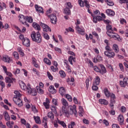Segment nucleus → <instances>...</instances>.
<instances>
[{"instance_id":"obj_1","label":"nucleus","mask_w":128,"mask_h":128,"mask_svg":"<svg viewBox=\"0 0 128 128\" xmlns=\"http://www.w3.org/2000/svg\"><path fill=\"white\" fill-rule=\"evenodd\" d=\"M20 86L22 88V90H26L28 94H32V96H36L38 93L36 92V90L35 88H32V87L30 86V84H28L26 85V84L22 82L21 84H20Z\"/></svg>"},{"instance_id":"obj_2","label":"nucleus","mask_w":128,"mask_h":128,"mask_svg":"<svg viewBox=\"0 0 128 128\" xmlns=\"http://www.w3.org/2000/svg\"><path fill=\"white\" fill-rule=\"evenodd\" d=\"M14 94L15 95L13 98L14 102L18 106H24V104L22 103V100L20 98H22V94H20V92L18 90H15L14 92Z\"/></svg>"},{"instance_id":"obj_3","label":"nucleus","mask_w":128,"mask_h":128,"mask_svg":"<svg viewBox=\"0 0 128 128\" xmlns=\"http://www.w3.org/2000/svg\"><path fill=\"white\" fill-rule=\"evenodd\" d=\"M31 38L33 42H38V44H40V42H42V35L38 31L36 32H33L32 33Z\"/></svg>"},{"instance_id":"obj_4","label":"nucleus","mask_w":128,"mask_h":128,"mask_svg":"<svg viewBox=\"0 0 128 128\" xmlns=\"http://www.w3.org/2000/svg\"><path fill=\"white\" fill-rule=\"evenodd\" d=\"M88 14H91L93 18V22H95V24H96L98 22H100V20H102V18L100 16H96L92 12H90V8H88Z\"/></svg>"},{"instance_id":"obj_5","label":"nucleus","mask_w":128,"mask_h":128,"mask_svg":"<svg viewBox=\"0 0 128 128\" xmlns=\"http://www.w3.org/2000/svg\"><path fill=\"white\" fill-rule=\"evenodd\" d=\"M108 36L110 37V38H114L116 40L120 42V36L118 34H116L114 32H112L110 34H108Z\"/></svg>"},{"instance_id":"obj_6","label":"nucleus","mask_w":128,"mask_h":128,"mask_svg":"<svg viewBox=\"0 0 128 128\" xmlns=\"http://www.w3.org/2000/svg\"><path fill=\"white\" fill-rule=\"evenodd\" d=\"M104 54L108 58H114V56H116V54L114 52L111 50L110 51H105L104 52Z\"/></svg>"},{"instance_id":"obj_7","label":"nucleus","mask_w":128,"mask_h":128,"mask_svg":"<svg viewBox=\"0 0 128 128\" xmlns=\"http://www.w3.org/2000/svg\"><path fill=\"white\" fill-rule=\"evenodd\" d=\"M110 106H114V104H116V95L114 94H110Z\"/></svg>"},{"instance_id":"obj_8","label":"nucleus","mask_w":128,"mask_h":128,"mask_svg":"<svg viewBox=\"0 0 128 128\" xmlns=\"http://www.w3.org/2000/svg\"><path fill=\"white\" fill-rule=\"evenodd\" d=\"M120 84L122 88H126L128 86V78H124L123 80L120 81Z\"/></svg>"},{"instance_id":"obj_9","label":"nucleus","mask_w":128,"mask_h":128,"mask_svg":"<svg viewBox=\"0 0 128 128\" xmlns=\"http://www.w3.org/2000/svg\"><path fill=\"white\" fill-rule=\"evenodd\" d=\"M2 60L4 62H7V64H10V62H12V58L10 57L8 55H5L3 56Z\"/></svg>"},{"instance_id":"obj_10","label":"nucleus","mask_w":128,"mask_h":128,"mask_svg":"<svg viewBox=\"0 0 128 128\" xmlns=\"http://www.w3.org/2000/svg\"><path fill=\"white\" fill-rule=\"evenodd\" d=\"M40 26H41L42 28H43L44 32H52L50 28V26H48V25L40 22Z\"/></svg>"},{"instance_id":"obj_11","label":"nucleus","mask_w":128,"mask_h":128,"mask_svg":"<svg viewBox=\"0 0 128 128\" xmlns=\"http://www.w3.org/2000/svg\"><path fill=\"white\" fill-rule=\"evenodd\" d=\"M48 18L50 19L52 24H56L57 22L56 16V14H51L48 16Z\"/></svg>"},{"instance_id":"obj_12","label":"nucleus","mask_w":128,"mask_h":128,"mask_svg":"<svg viewBox=\"0 0 128 128\" xmlns=\"http://www.w3.org/2000/svg\"><path fill=\"white\" fill-rule=\"evenodd\" d=\"M70 114H74L75 116H78V112H76V105H74L73 106L70 108Z\"/></svg>"},{"instance_id":"obj_13","label":"nucleus","mask_w":128,"mask_h":128,"mask_svg":"<svg viewBox=\"0 0 128 128\" xmlns=\"http://www.w3.org/2000/svg\"><path fill=\"white\" fill-rule=\"evenodd\" d=\"M35 8L36 12H38L39 14H44L42 7L38 6V4H35Z\"/></svg>"},{"instance_id":"obj_14","label":"nucleus","mask_w":128,"mask_h":128,"mask_svg":"<svg viewBox=\"0 0 128 128\" xmlns=\"http://www.w3.org/2000/svg\"><path fill=\"white\" fill-rule=\"evenodd\" d=\"M76 29L78 32L82 36H84V28H80V26H76Z\"/></svg>"},{"instance_id":"obj_15","label":"nucleus","mask_w":128,"mask_h":128,"mask_svg":"<svg viewBox=\"0 0 128 128\" xmlns=\"http://www.w3.org/2000/svg\"><path fill=\"white\" fill-rule=\"evenodd\" d=\"M22 44L23 46H26V48H28L30 46V41L28 38H26L24 40Z\"/></svg>"},{"instance_id":"obj_16","label":"nucleus","mask_w":128,"mask_h":128,"mask_svg":"<svg viewBox=\"0 0 128 128\" xmlns=\"http://www.w3.org/2000/svg\"><path fill=\"white\" fill-rule=\"evenodd\" d=\"M106 30H107V32H106L107 36H108L110 34H112V32H114V30H112V27L110 24H109V25H106Z\"/></svg>"},{"instance_id":"obj_17","label":"nucleus","mask_w":128,"mask_h":128,"mask_svg":"<svg viewBox=\"0 0 128 128\" xmlns=\"http://www.w3.org/2000/svg\"><path fill=\"white\" fill-rule=\"evenodd\" d=\"M50 102L48 98H46V102L43 103V104L46 110H48V108H50Z\"/></svg>"},{"instance_id":"obj_18","label":"nucleus","mask_w":128,"mask_h":128,"mask_svg":"<svg viewBox=\"0 0 128 128\" xmlns=\"http://www.w3.org/2000/svg\"><path fill=\"white\" fill-rule=\"evenodd\" d=\"M18 18L21 24H24V22H26V16H24L23 14H20L18 16Z\"/></svg>"},{"instance_id":"obj_19","label":"nucleus","mask_w":128,"mask_h":128,"mask_svg":"<svg viewBox=\"0 0 128 128\" xmlns=\"http://www.w3.org/2000/svg\"><path fill=\"white\" fill-rule=\"evenodd\" d=\"M106 12L108 16H114L116 14V13L114 12V11L110 9H107Z\"/></svg>"},{"instance_id":"obj_20","label":"nucleus","mask_w":128,"mask_h":128,"mask_svg":"<svg viewBox=\"0 0 128 128\" xmlns=\"http://www.w3.org/2000/svg\"><path fill=\"white\" fill-rule=\"evenodd\" d=\"M100 74H104L106 72V69L104 66L100 64Z\"/></svg>"},{"instance_id":"obj_21","label":"nucleus","mask_w":128,"mask_h":128,"mask_svg":"<svg viewBox=\"0 0 128 128\" xmlns=\"http://www.w3.org/2000/svg\"><path fill=\"white\" fill-rule=\"evenodd\" d=\"M14 78H12V77H6L5 78V82L6 84L10 83V84H12L14 82Z\"/></svg>"},{"instance_id":"obj_22","label":"nucleus","mask_w":128,"mask_h":128,"mask_svg":"<svg viewBox=\"0 0 128 128\" xmlns=\"http://www.w3.org/2000/svg\"><path fill=\"white\" fill-rule=\"evenodd\" d=\"M48 91L52 94H56V90L54 88V86H50Z\"/></svg>"},{"instance_id":"obj_23","label":"nucleus","mask_w":128,"mask_h":128,"mask_svg":"<svg viewBox=\"0 0 128 128\" xmlns=\"http://www.w3.org/2000/svg\"><path fill=\"white\" fill-rule=\"evenodd\" d=\"M98 102L100 104H104V106H108V101L106 99H100Z\"/></svg>"},{"instance_id":"obj_24","label":"nucleus","mask_w":128,"mask_h":128,"mask_svg":"<svg viewBox=\"0 0 128 128\" xmlns=\"http://www.w3.org/2000/svg\"><path fill=\"white\" fill-rule=\"evenodd\" d=\"M112 48L114 52L116 54H118V52H120V48H118V44H113Z\"/></svg>"},{"instance_id":"obj_25","label":"nucleus","mask_w":128,"mask_h":128,"mask_svg":"<svg viewBox=\"0 0 128 128\" xmlns=\"http://www.w3.org/2000/svg\"><path fill=\"white\" fill-rule=\"evenodd\" d=\"M100 82V76H97L94 78V84L96 86H98Z\"/></svg>"},{"instance_id":"obj_26","label":"nucleus","mask_w":128,"mask_h":128,"mask_svg":"<svg viewBox=\"0 0 128 128\" xmlns=\"http://www.w3.org/2000/svg\"><path fill=\"white\" fill-rule=\"evenodd\" d=\"M32 26L36 30H40V26L36 22H34L32 24Z\"/></svg>"},{"instance_id":"obj_27","label":"nucleus","mask_w":128,"mask_h":128,"mask_svg":"<svg viewBox=\"0 0 128 128\" xmlns=\"http://www.w3.org/2000/svg\"><path fill=\"white\" fill-rule=\"evenodd\" d=\"M6 8V4L4 2H0V12Z\"/></svg>"},{"instance_id":"obj_28","label":"nucleus","mask_w":128,"mask_h":128,"mask_svg":"<svg viewBox=\"0 0 128 128\" xmlns=\"http://www.w3.org/2000/svg\"><path fill=\"white\" fill-rule=\"evenodd\" d=\"M60 94L61 96H64L66 94V89L64 87H60L59 90Z\"/></svg>"},{"instance_id":"obj_29","label":"nucleus","mask_w":128,"mask_h":128,"mask_svg":"<svg viewBox=\"0 0 128 128\" xmlns=\"http://www.w3.org/2000/svg\"><path fill=\"white\" fill-rule=\"evenodd\" d=\"M26 22H28L32 24V22H34V19L32 18V17L30 16H26Z\"/></svg>"},{"instance_id":"obj_30","label":"nucleus","mask_w":128,"mask_h":128,"mask_svg":"<svg viewBox=\"0 0 128 128\" xmlns=\"http://www.w3.org/2000/svg\"><path fill=\"white\" fill-rule=\"evenodd\" d=\"M57 122L59 124H60L62 126H63L64 128H66V124L64 121H60L58 118H57Z\"/></svg>"},{"instance_id":"obj_31","label":"nucleus","mask_w":128,"mask_h":128,"mask_svg":"<svg viewBox=\"0 0 128 128\" xmlns=\"http://www.w3.org/2000/svg\"><path fill=\"white\" fill-rule=\"evenodd\" d=\"M4 116L6 120H7V122L10 120V115H8V112L6 111L4 114Z\"/></svg>"},{"instance_id":"obj_32","label":"nucleus","mask_w":128,"mask_h":128,"mask_svg":"<svg viewBox=\"0 0 128 128\" xmlns=\"http://www.w3.org/2000/svg\"><path fill=\"white\" fill-rule=\"evenodd\" d=\"M72 60L74 62H76V58L74 57V56H70V57L68 58V62L72 66L73 64Z\"/></svg>"},{"instance_id":"obj_33","label":"nucleus","mask_w":128,"mask_h":128,"mask_svg":"<svg viewBox=\"0 0 128 128\" xmlns=\"http://www.w3.org/2000/svg\"><path fill=\"white\" fill-rule=\"evenodd\" d=\"M48 116L52 120H54V113H52V112H48Z\"/></svg>"},{"instance_id":"obj_34","label":"nucleus","mask_w":128,"mask_h":128,"mask_svg":"<svg viewBox=\"0 0 128 128\" xmlns=\"http://www.w3.org/2000/svg\"><path fill=\"white\" fill-rule=\"evenodd\" d=\"M104 94L106 96V98H110V94H110V92H108V90L107 88H104Z\"/></svg>"},{"instance_id":"obj_35","label":"nucleus","mask_w":128,"mask_h":128,"mask_svg":"<svg viewBox=\"0 0 128 128\" xmlns=\"http://www.w3.org/2000/svg\"><path fill=\"white\" fill-rule=\"evenodd\" d=\"M118 121L120 122V124H124V116L122 115H119L118 116Z\"/></svg>"},{"instance_id":"obj_36","label":"nucleus","mask_w":128,"mask_h":128,"mask_svg":"<svg viewBox=\"0 0 128 128\" xmlns=\"http://www.w3.org/2000/svg\"><path fill=\"white\" fill-rule=\"evenodd\" d=\"M17 50L18 52L22 56H24V50L22 49L21 47H18L17 48Z\"/></svg>"},{"instance_id":"obj_37","label":"nucleus","mask_w":128,"mask_h":128,"mask_svg":"<svg viewBox=\"0 0 128 128\" xmlns=\"http://www.w3.org/2000/svg\"><path fill=\"white\" fill-rule=\"evenodd\" d=\"M42 36L46 40H50V36H48V34L46 32H44L42 33Z\"/></svg>"},{"instance_id":"obj_38","label":"nucleus","mask_w":128,"mask_h":128,"mask_svg":"<svg viewBox=\"0 0 128 128\" xmlns=\"http://www.w3.org/2000/svg\"><path fill=\"white\" fill-rule=\"evenodd\" d=\"M110 106L111 108V110L109 111L110 114H112V116H114L116 114V111H114V106Z\"/></svg>"},{"instance_id":"obj_39","label":"nucleus","mask_w":128,"mask_h":128,"mask_svg":"<svg viewBox=\"0 0 128 128\" xmlns=\"http://www.w3.org/2000/svg\"><path fill=\"white\" fill-rule=\"evenodd\" d=\"M64 12L66 14H67V16H70V9L68 8V6H66L64 10Z\"/></svg>"},{"instance_id":"obj_40","label":"nucleus","mask_w":128,"mask_h":128,"mask_svg":"<svg viewBox=\"0 0 128 128\" xmlns=\"http://www.w3.org/2000/svg\"><path fill=\"white\" fill-rule=\"evenodd\" d=\"M44 62L46 64H48V66H50L52 64V62L48 58H44Z\"/></svg>"},{"instance_id":"obj_41","label":"nucleus","mask_w":128,"mask_h":128,"mask_svg":"<svg viewBox=\"0 0 128 128\" xmlns=\"http://www.w3.org/2000/svg\"><path fill=\"white\" fill-rule=\"evenodd\" d=\"M34 118L36 124H40V116H34Z\"/></svg>"},{"instance_id":"obj_42","label":"nucleus","mask_w":128,"mask_h":128,"mask_svg":"<svg viewBox=\"0 0 128 128\" xmlns=\"http://www.w3.org/2000/svg\"><path fill=\"white\" fill-rule=\"evenodd\" d=\"M50 70L54 72H58V67L56 66H52L50 67Z\"/></svg>"},{"instance_id":"obj_43","label":"nucleus","mask_w":128,"mask_h":128,"mask_svg":"<svg viewBox=\"0 0 128 128\" xmlns=\"http://www.w3.org/2000/svg\"><path fill=\"white\" fill-rule=\"evenodd\" d=\"M36 88L38 94H44V90L42 89V88H40L39 86H37L36 87Z\"/></svg>"},{"instance_id":"obj_44","label":"nucleus","mask_w":128,"mask_h":128,"mask_svg":"<svg viewBox=\"0 0 128 128\" xmlns=\"http://www.w3.org/2000/svg\"><path fill=\"white\" fill-rule=\"evenodd\" d=\"M0 86H2V91L4 92V88H6V84L3 81L0 80Z\"/></svg>"},{"instance_id":"obj_45","label":"nucleus","mask_w":128,"mask_h":128,"mask_svg":"<svg viewBox=\"0 0 128 128\" xmlns=\"http://www.w3.org/2000/svg\"><path fill=\"white\" fill-rule=\"evenodd\" d=\"M118 66L120 71L124 72V64H122V63H119Z\"/></svg>"},{"instance_id":"obj_46","label":"nucleus","mask_w":128,"mask_h":128,"mask_svg":"<svg viewBox=\"0 0 128 128\" xmlns=\"http://www.w3.org/2000/svg\"><path fill=\"white\" fill-rule=\"evenodd\" d=\"M13 56L16 60H18L20 58V56H18V53L16 52H14L13 53Z\"/></svg>"},{"instance_id":"obj_47","label":"nucleus","mask_w":128,"mask_h":128,"mask_svg":"<svg viewBox=\"0 0 128 128\" xmlns=\"http://www.w3.org/2000/svg\"><path fill=\"white\" fill-rule=\"evenodd\" d=\"M62 102L63 106H66L68 104V102L66 101V99H64V98H62Z\"/></svg>"},{"instance_id":"obj_48","label":"nucleus","mask_w":128,"mask_h":128,"mask_svg":"<svg viewBox=\"0 0 128 128\" xmlns=\"http://www.w3.org/2000/svg\"><path fill=\"white\" fill-rule=\"evenodd\" d=\"M105 2H107V4L110 6H112L114 4V2L110 0H105Z\"/></svg>"},{"instance_id":"obj_49","label":"nucleus","mask_w":128,"mask_h":128,"mask_svg":"<svg viewBox=\"0 0 128 128\" xmlns=\"http://www.w3.org/2000/svg\"><path fill=\"white\" fill-rule=\"evenodd\" d=\"M84 4H85V6L87 8H90V3L86 0H84Z\"/></svg>"},{"instance_id":"obj_50","label":"nucleus","mask_w":128,"mask_h":128,"mask_svg":"<svg viewBox=\"0 0 128 128\" xmlns=\"http://www.w3.org/2000/svg\"><path fill=\"white\" fill-rule=\"evenodd\" d=\"M59 74L61 78H66V72H64V70L60 71Z\"/></svg>"},{"instance_id":"obj_51","label":"nucleus","mask_w":128,"mask_h":128,"mask_svg":"<svg viewBox=\"0 0 128 128\" xmlns=\"http://www.w3.org/2000/svg\"><path fill=\"white\" fill-rule=\"evenodd\" d=\"M100 60H102V56H100V55L97 56V58L94 59V62H98V59Z\"/></svg>"},{"instance_id":"obj_52","label":"nucleus","mask_w":128,"mask_h":128,"mask_svg":"<svg viewBox=\"0 0 128 128\" xmlns=\"http://www.w3.org/2000/svg\"><path fill=\"white\" fill-rule=\"evenodd\" d=\"M47 75L48 78L50 80H52L54 79V77L52 76V74H50V72H47Z\"/></svg>"},{"instance_id":"obj_53","label":"nucleus","mask_w":128,"mask_h":128,"mask_svg":"<svg viewBox=\"0 0 128 128\" xmlns=\"http://www.w3.org/2000/svg\"><path fill=\"white\" fill-rule=\"evenodd\" d=\"M76 126V122H72L70 124L68 125V128H74Z\"/></svg>"},{"instance_id":"obj_54","label":"nucleus","mask_w":128,"mask_h":128,"mask_svg":"<svg viewBox=\"0 0 128 128\" xmlns=\"http://www.w3.org/2000/svg\"><path fill=\"white\" fill-rule=\"evenodd\" d=\"M78 4L82 8H84V1H82V0H79Z\"/></svg>"},{"instance_id":"obj_55","label":"nucleus","mask_w":128,"mask_h":128,"mask_svg":"<svg viewBox=\"0 0 128 128\" xmlns=\"http://www.w3.org/2000/svg\"><path fill=\"white\" fill-rule=\"evenodd\" d=\"M86 88H87V90H88V87L90 86V80H88V78L86 79Z\"/></svg>"},{"instance_id":"obj_56","label":"nucleus","mask_w":128,"mask_h":128,"mask_svg":"<svg viewBox=\"0 0 128 128\" xmlns=\"http://www.w3.org/2000/svg\"><path fill=\"white\" fill-rule=\"evenodd\" d=\"M66 98L69 100V102H72V96L68 94H66Z\"/></svg>"},{"instance_id":"obj_57","label":"nucleus","mask_w":128,"mask_h":128,"mask_svg":"<svg viewBox=\"0 0 128 128\" xmlns=\"http://www.w3.org/2000/svg\"><path fill=\"white\" fill-rule=\"evenodd\" d=\"M120 23L122 24H126V20L124 18H122L120 20Z\"/></svg>"},{"instance_id":"obj_58","label":"nucleus","mask_w":128,"mask_h":128,"mask_svg":"<svg viewBox=\"0 0 128 128\" xmlns=\"http://www.w3.org/2000/svg\"><path fill=\"white\" fill-rule=\"evenodd\" d=\"M66 6H67L68 8H69L70 10V8H72V3L70 2H68L66 3Z\"/></svg>"},{"instance_id":"obj_59","label":"nucleus","mask_w":128,"mask_h":128,"mask_svg":"<svg viewBox=\"0 0 128 128\" xmlns=\"http://www.w3.org/2000/svg\"><path fill=\"white\" fill-rule=\"evenodd\" d=\"M92 90L95 92H96V90H98V87L95 84H94V85L92 86Z\"/></svg>"},{"instance_id":"obj_60","label":"nucleus","mask_w":128,"mask_h":128,"mask_svg":"<svg viewBox=\"0 0 128 128\" xmlns=\"http://www.w3.org/2000/svg\"><path fill=\"white\" fill-rule=\"evenodd\" d=\"M78 114L80 116H84V110H82V108H80Z\"/></svg>"},{"instance_id":"obj_61","label":"nucleus","mask_w":128,"mask_h":128,"mask_svg":"<svg viewBox=\"0 0 128 128\" xmlns=\"http://www.w3.org/2000/svg\"><path fill=\"white\" fill-rule=\"evenodd\" d=\"M94 70H95V72H100V68L96 66H94Z\"/></svg>"},{"instance_id":"obj_62","label":"nucleus","mask_w":128,"mask_h":128,"mask_svg":"<svg viewBox=\"0 0 128 128\" xmlns=\"http://www.w3.org/2000/svg\"><path fill=\"white\" fill-rule=\"evenodd\" d=\"M119 2L121 4H126L128 2V0H119Z\"/></svg>"},{"instance_id":"obj_63","label":"nucleus","mask_w":128,"mask_h":128,"mask_svg":"<svg viewBox=\"0 0 128 128\" xmlns=\"http://www.w3.org/2000/svg\"><path fill=\"white\" fill-rule=\"evenodd\" d=\"M19 38L20 40H21L22 42L23 40H24L26 38H25L24 36V35H22V34H20V36H19Z\"/></svg>"},{"instance_id":"obj_64","label":"nucleus","mask_w":128,"mask_h":128,"mask_svg":"<svg viewBox=\"0 0 128 128\" xmlns=\"http://www.w3.org/2000/svg\"><path fill=\"white\" fill-rule=\"evenodd\" d=\"M112 128H120V126L118 124H112Z\"/></svg>"}]
</instances>
